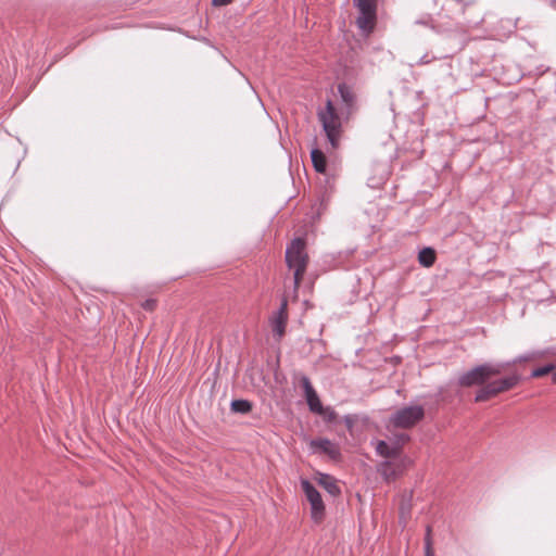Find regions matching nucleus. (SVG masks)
Masks as SVG:
<instances>
[{
	"instance_id": "f257e3e1",
	"label": "nucleus",
	"mask_w": 556,
	"mask_h": 556,
	"mask_svg": "<svg viewBox=\"0 0 556 556\" xmlns=\"http://www.w3.org/2000/svg\"><path fill=\"white\" fill-rule=\"evenodd\" d=\"M507 365L509 364L492 362L479 364L468 370L460 372L455 381V384L465 389L472 387L482 388L491 378L501 375Z\"/></svg>"
},
{
	"instance_id": "f03ea898",
	"label": "nucleus",
	"mask_w": 556,
	"mask_h": 556,
	"mask_svg": "<svg viewBox=\"0 0 556 556\" xmlns=\"http://www.w3.org/2000/svg\"><path fill=\"white\" fill-rule=\"evenodd\" d=\"M306 242L302 238H294L286 249V263L293 271L294 287L298 288L306 270L308 256L305 252Z\"/></svg>"
},
{
	"instance_id": "7ed1b4c3",
	"label": "nucleus",
	"mask_w": 556,
	"mask_h": 556,
	"mask_svg": "<svg viewBox=\"0 0 556 556\" xmlns=\"http://www.w3.org/2000/svg\"><path fill=\"white\" fill-rule=\"evenodd\" d=\"M318 119L332 149H337L342 135V122L333 103L327 100L325 110L318 112Z\"/></svg>"
},
{
	"instance_id": "20e7f679",
	"label": "nucleus",
	"mask_w": 556,
	"mask_h": 556,
	"mask_svg": "<svg viewBox=\"0 0 556 556\" xmlns=\"http://www.w3.org/2000/svg\"><path fill=\"white\" fill-rule=\"evenodd\" d=\"M520 381V376L517 374H513L510 376L489 380L486 384L480 388L475 395L476 403L485 402L492 397H495L500 393L509 391L514 389Z\"/></svg>"
},
{
	"instance_id": "39448f33",
	"label": "nucleus",
	"mask_w": 556,
	"mask_h": 556,
	"mask_svg": "<svg viewBox=\"0 0 556 556\" xmlns=\"http://www.w3.org/2000/svg\"><path fill=\"white\" fill-rule=\"evenodd\" d=\"M358 10L356 26L365 34H370L377 21V0H353Z\"/></svg>"
},
{
	"instance_id": "423d86ee",
	"label": "nucleus",
	"mask_w": 556,
	"mask_h": 556,
	"mask_svg": "<svg viewBox=\"0 0 556 556\" xmlns=\"http://www.w3.org/2000/svg\"><path fill=\"white\" fill-rule=\"evenodd\" d=\"M425 417V409L421 405H410L396 409L390 416V422L395 428L409 429L417 425Z\"/></svg>"
},
{
	"instance_id": "0eeeda50",
	"label": "nucleus",
	"mask_w": 556,
	"mask_h": 556,
	"mask_svg": "<svg viewBox=\"0 0 556 556\" xmlns=\"http://www.w3.org/2000/svg\"><path fill=\"white\" fill-rule=\"evenodd\" d=\"M302 490L311 504L312 519L320 521L325 515V505L319 491L307 479L301 480Z\"/></svg>"
},
{
	"instance_id": "6e6552de",
	"label": "nucleus",
	"mask_w": 556,
	"mask_h": 556,
	"mask_svg": "<svg viewBox=\"0 0 556 556\" xmlns=\"http://www.w3.org/2000/svg\"><path fill=\"white\" fill-rule=\"evenodd\" d=\"M408 463V458L383 460L378 465L377 471L386 481H394L404 471Z\"/></svg>"
},
{
	"instance_id": "1a4fd4ad",
	"label": "nucleus",
	"mask_w": 556,
	"mask_h": 556,
	"mask_svg": "<svg viewBox=\"0 0 556 556\" xmlns=\"http://www.w3.org/2000/svg\"><path fill=\"white\" fill-rule=\"evenodd\" d=\"M309 450L313 454L327 455L330 459L338 460L341 457V451L338 444L327 438L311 440Z\"/></svg>"
},
{
	"instance_id": "9d476101",
	"label": "nucleus",
	"mask_w": 556,
	"mask_h": 556,
	"mask_svg": "<svg viewBox=\"0 0 556 556\" xmlns=\"http://www.w3.org/2000/svg\"><path fill=\"white\" fill-rule=\"evenodd\" d=\"M288 302L283 299L280 303L279 308L273 314L269 319L273 334L276 339H281L286 332V326L288 321Z\"/></svg>"
},
{
	"instance_id": "9b49d317",
	"label": "nucleus",
	"mask_w": 556,
	"mask_h": 556,
	"mask_svg": "<svg viewBox=\"0 0 556 556\" xmlns=\"http://www.w3.org/2000/svg\"><path fill=\"white\" fill-rule=\"evenodd\" d=\"M377 455L384 458V460L403 458L401 455V445L399 443L389 444L383 440H378L376 443Z\"/></svg>"
},
{
	"instance_id": "f8f14e48",
	"label": "nucleus",
	"mask_w": 556,
	"mask_h": 556,
	"mask_svg": "<svg viewBox=\"0 0 556 556\" xmlns=\"http://www.w3.org/2000/svg\"><path fill=\"white\" fill-rule=\"evenodd\" d=\"M311 160H312L313 166L317 173H320V174L326 173L327 157L320 149H318V148L312 149Z\"/></svg>"
},
{
	"instance_id": "ddd939ff",
	"label": "nucleus",
	"mask_w": 556,
	"mask_h": 556,
	"mask_svg": "<svg viewBox=\"0 0 556 556\" xmlns=\"http://www.w3.org/2000/svg\"><path fill=\"white\" fill-rule=\"evenodd\" d=\"M319 485H321L331 496H338L341 493V489L337 484V481L332 476L328 473H320L318 479Z\"/></svg>"
},
{
	"instance_id": "4468645a",
	"label": "nucleus",
	"mask_w": 556,
	"mask_h": 556,
	"mask_svg": "<svg viewBox=\"0 0 556 556\" xmlns=\"http://www.w3.org/2000/svg\"><path fill=\"white\" fill-rule=\"evenodd\" d=\"M338 92L342 102L345 104L348 109L352 108L355 102V94L350 86L342 83L338 85Z\"/></svg>"
},
{
	"instance_id": "2eb2a0df",
	"label": "nucleus",
	"mask_w": 556,
	"mask_h": 556,
	"mask_svg": "<svg viewBox=\"0 0 556 556\" xmlns=\"http://www.w3.org/2000/svg\"><path fill=\"white\" fill-rule=\"evenodd\" d=\"M435 251L434 249L430 248V247H426L424 249H421L418 253V261L420 263V265L425 266V267H430L434 264L435 262Z\"/></svg>"
},
{
	"instance_id": "dca6fc26",
	"label": "nucleus",
	"mask_w": 556,
	"mask_h": 556,
	"mask_svg": "<svg viewBox=\"0 0 556 556\" xmlns=\"http://www.w3.org/2000/svg\"><path fill=\"white\" fill-rule=\"evenodd\" d=\"M230 409L232 413L245 415L252 410V403L244 399L232 400L230 403Z\"/></svg>"
},
{
	"instance_id": "f3484780",
	"label": "nucleus",
	"mask_w": 556,
	"mask_h": 556,
	"mask_svg": "<svg viewBox=\"0 0 556 556\" xmlns=\"http://www.w3.org/2000/svg\"><path fill=\"white\" fill-rule=\"evenodd\" d=\"M305 396V400H306V403H307V406H308V409L312 412V413H321L324 410V405L321 404L320 402V399L315 391L304 395Z\"/></svg>"
},
{
	"instance_id": "a211bd4d",
	"label": "nucleus",
	"mask_w": 556,
	"mask_h": 556,
	"mask_svg": "<svg viewBox=\"0 0 556 556\" xmlns=\"http://www.w3.org/2000/svg\"><path fill=\"white\" fill-rule=\"evenodd\" d=\"M299 382L303 389L304 395L315 391L309 378L306 375H300Z\"/></svg>"
},
{
	"instance_id": "6ab92c4d",
	"label": "nucleus",
	"mask_w": 556,
	"mask_h": 556,
	"mask_svg": "<svg viewBox=\"0 0 556 556\" xmlns=\"http://www.w3.org/2000/svg\"><path fill=\"white\" fill-rule=\"evenodd\" d=\"M553 369H554V365H552V364H547L545 366L538 367V368L532 370L531 377H533V378L543 377V376L552 372Z\"/></svg>"
},
{
	"instance_id": "aec40b11",
	"label": "nucleus",
	"mask_w": 556,
	"mask_h": 556,
	"mask_svg": "<svg viewBox=\"0 0 556 556\" xmlns=\"http://www.w3.org/2000/svg\"><path fill=\"white\" fill-rule=\"evenodd\" d=\"M317 414L323 416V418L327 422H333L337 419V413L330 406H327V407L324 406V410L321 413H317Z\"/></svg>"
},
{
	"instance_id": "412c9836",
	"label": "nucleus",
	"mask_w": 556,
	"mask_h": 556,
	"mask_svg": "<svg viewBox=\"0 0 556 556\" xmlns=\"http://www.w3.org/2000/svg\"><path fill=\"white\" fill-rule=\"evenodd\" d=\"M432 541H431V528L428 526L425 536V556H433V552L431 548Z\"/></svg>"
},
{
	"instance_id": "4be33fe9",
	"label": "nucleus",
	"mask_w": 556,
	"mask_h": 556,
	"mask_svg": "<svg viewBox=\"0 0 556 556\" xmlns=\"http://www.w3.org/2000/svg\"><path fill=\"white\" fill-rule=\"evenodd\" d=\"M156 306V300L154 299H147L143 303H142V308L146 309V311H153Z\"/></svg>"
},
{
	"instance_id": "5701e85b",
	"label": "nucleus",
	"mask_w": 556,
	"mask_h": 556,
	"mask_svg": "<svg viewBox=\"0 0 556 556\" xmlns=\"http://www.w3.org/2000/svg\"><path fill=\"white\" fill-rule=\"evenodd\" d=\"M231 2H232V0H212V5L213 7H225Z\"/></svg>"
},
{
	"instance_id": "b1692460",
	"label": "nucleus",
	"mask_w": 556,
	"mask_h": 556,
	"mask_svg": "<svg viewBox=\"0 0 556 556\" xmlns=\"http://www.w3.org/2000/svg\"><path fill=\"white\" fill-rule=\"evenodd\" d=\"M344 424L349 429H351L354 426V419L351 416L346 415L344 416Z\"/></svg>"
},
{
	"instance_id": "393cba45",
	"label": "nucleus",
	"mask_w": 556,
	"mask_h": 556,
	"mask_svg": "<svg viewBox=\"0 0 556 556\" xmlns=\"http://www.w3.org/2000/svg\"><path fill=\"white\" fill-rule=\"evenodd\" d=\"M528 359H529V356H519V357H517L513 363L522 362V361H528Z\"/></svg>"
},
{
	"instance_id": "a878e982",
	"label": "nucleus",
	"mask_w": 556,
	"mask_h": 556,
	"mask_svg": "<svg viewBox=\"0 0 556 556\" xmlns=\"http://www.w3.org/2000/svg\"><path fill=\"white\" fill-rule=\"evenodd\" d=\"M429 63V60L427 59V55H424L420 61H419V64H427Z\"/></svg>"
},
{
	"instance_id": "bb28decb",
	"label": "nucleus",
	"mask_w": 556,
	"mask_h": 556,
	"mask_svg": "<svg viewBox=\"0 0 556 556\" xmlns=\"http://www.w3.org/2000/svg\"><path fill=\"white\" fill-rule=\"evenodd\" d=\"M552 380H553V382H554V383H556V371H555V372H553V375H552Z\"/></svg>"
}]
</instances>
